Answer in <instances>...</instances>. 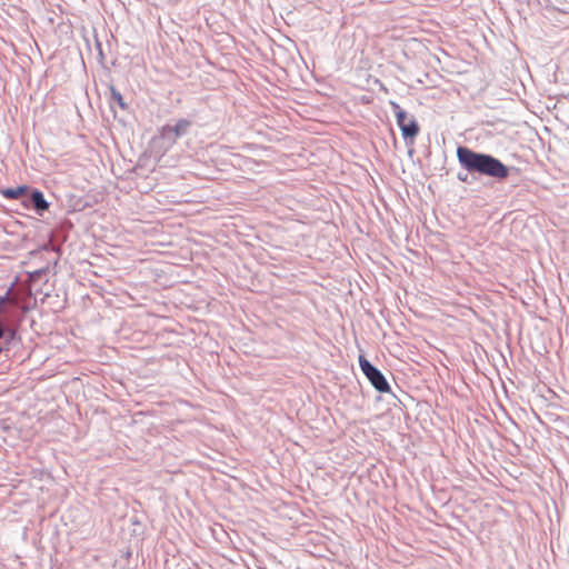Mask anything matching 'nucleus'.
<instances>
[{"instance_id":"nucleus-2","label":"nucleus","mask_w":569,"mask_h":569,"mask_svg":"<svg viewBox=\"0 0 569 569\" xmlns=\"http://www.w3.org/2000/svg\"><path fill=\"white\" fill-rule=\"evenodd\" d=\"M390 106L395 112L397 124L401 130L402 137L413 140L420 131L416 119L408 118L406 111L397 102L390 101Z\"/></svg>"},{"instance_id":"nucleus-6","label":"nucleus","mask_w":569,"mask_h":569,"mask_svg":"<svg viewBox=\"0 0 569 569\" xmlns=\"http://www.w3.org/2000/svg\"><path fill=\"white\" fill-rule=\"evenodd\" d=\"M189 127H190V121L186 120V119H181L171 128V131L174 133L176 137H179V136L186 133Z\"/></svg>"},{"instance_id":"nucleus-4","label":"nucleus","mask_w":569,"mask_h":569,"mask_svg":"<svg viewBox=\"0 0 569 569\" xmlns=\"http://www.w3.org/2000/svg\"><path fill=\"white\" fill-rule=\"evenodd\" d=\"M28 192L27 186H19L17 188H8L1 190V194L7 199H18Z\"/></svg>"},{"instance_id":"nucleus-3","label":"nucleus","mask_w":569,"mask_h":569,"mask_svg":"<svg viewBox=\"0 0 569 569\" xmlns=\"http://www.w3.org/2000/svg\"><path fill=\"white\" fill-rule=\"evenodd\" d=\"M359 365L363 375L368 378L371 385L380 392H389L390 386L383 375L373 367L365 357H359Z\"/></svg>"},{"instance_id":"nucleus-5","label":"nucleus","mask_w":569,"mask_h":569,"mask_svg":"<svg viewBox=\"0 0 569 569\" xmlns=\"http://www.w3.org/2000/svg\"><path fill=\"white\" fill-rule=\"evenodd\" d=\"M31 201L38 211H43L49 208V203L46 201L42 192L39 190L32 192Z\"/></svg>"},{"instance_id":"nucleus-1","label":"nucleus","mask_w":569,"mask_h":569,"mask_svg":"<svg viewBox=\"0 0 569 569\" xmlns=\"http://www.w3.org/2000/svg\"><path fill=\"white\" fill-rule=\"evenodd\" d=\"M457 157L468 171H476L498 179H505L509 174L508 168L500 160L489 154L477 153L466 147H459Z\"/></svg>"},{"instance_id":"nucleus-7","label":"nucleus","mask_w":569,"mask_h":569,"mask_svg":"<svg viewBox=\"0 0 569 569\" xmlns=\"http://www.w3.org/2000/svg\"><path fill=\"white\" fill-rule=\"evenodd\" d=\"M112 96H113L114 100L118 102V104H119L122 109H124L126 104H124V102H123V100H122L121 94H120L119 92H117V91H114V90H113V91H112Z\"/></svg>"}]
</instances>
